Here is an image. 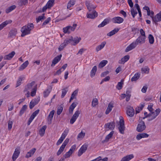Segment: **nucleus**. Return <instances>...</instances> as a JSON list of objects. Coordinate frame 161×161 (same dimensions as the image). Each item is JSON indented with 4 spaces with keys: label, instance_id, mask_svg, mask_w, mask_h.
<instances>
[{
    "label": "nucleus",
    "instance_id": "37998d69",
    "mask_svg": "<svg viewBox=\"0 0 161 161\" xmlns=\"http://www.w3.org/2000/svg\"><path fill=\"white\" fill-rule=\"evenodd\" d=\"M148 38L149 43L151 44H153L154 40V38L153 36L151 34H149Z\"/></svg>",
    "mask_w": 161,
    "mask_h": 161
},
{
    "label": "nucleus",
    "instance_id": "49530a36",
    "mask_svg": "<svg viewBox=\"0 0 161 161\" xmlns=\"http://www.w3.org/2000/svg\"><path fill=\"white\" fill-rule=\"evenodd\" d=\"M123 81L121 80V81L120 82H119L118 83V84L117 86V88L119 90H120L123 87Z\"/></svg>",
    "mask_w": 161,
    "mask_h": 161
},
{
    "label": "nucleus",
    "instance_id": "412c9836",
    "mask_svg": "<svg viewBox=\"0 0 161 161\" xmlns=\"http://www.w3.org/2000/svg\"><path fill=\"white\" fill-rule=\"evenodd\" d=\"M106 42L105 41L102 42L100 44L97 46L96 48V50L97 52L102 50L105 47Z\"/></svg>",
    "mask_w": 161,
    "mask_h": 161
},
{
    "label": "nucleus",
    "instance_id": "4d7b16f0",
    "mask_svg": "<svg viewBox=\"0 0 161 161\" xmlns=\"http://www.w3.org/2000/svg\"><path fill=\"white\" fill-rule=\"evenodd\" d=\"M64 148V147L61 146L57 153V155L58 156L59 155L62 153Z\"/></svg>",
    "mask_w": 161,
    "mask_h": 161
},
{
    "label": "nucleus",
    "instance_id": "9b49d317",
    "mask_svg": "<svg viewBox=\"0 0 161 161\" xmlns=\"http://www.w3.org/2000/svg\"><path fill=\"white\" fill-rule=\"evenodd\" d=\"M136 43L134 42H132L129 46H128L125 49V51L126 52L129 51L134 49L137 46Z\"/></svg>",
    "mask_w": 161,
    "mask_h": 161
},
{
    "label": "nucleus",
    "instance_id": "a211bd4d",
    "mask_svg": "<svg viewBox=\"0 0 161 161\" xmlns=\"http://www.w3.org/2000/svg\"><path fill=\"white\" fill-rule=\"evenodd\" d=\"M20 153V152L17 148H16L14 151L12 156V159L13 161H15L18 157Z\"/></svg>",
    "mask_w": 161,
    "mask_h": 161
},
{
    "label": "nucleus",
    "instance_id": "ea45409f",
    "mask_svg": "<svg viewBox=\"0 0 161 161\" xmlns=\"http://www.w3.org/2000/svg\"><path fill=\"white\" fill-rule=\"evenodd\" d=\"M27 108V106L26 105H25L23 106L19 112V115L20 116L22 115L24 113Z\"/></svg>",
    "mask_w": 161,
    "mask_h": 161
},
{
    "label": "nucleus",
    "instance_id": "603ef678",
    "mask_svg": "<svg viewBox=\"0 0 161 161\" xmlns=\"http://www.w3.org/2000/svg\"><path fill=\"white\" fill-rule=\"evenodd\" d=\"M78 93V91L76 90L73 93H72L71 97L70 99L69 102L73 100L75 98V96Z\"/></svg>",
    "mask_w": 161,
    "mask_h": 161
},
{
    "label": "nucleus",
    "instance_id": "dca6fc26",
    "mask_svg": "<svg viewBox=\"0 0 161 161\" xmlns=\"http://www.w3.org/2000/svg\"><path fill=\"white\" fill-rule=\"evenodd\" d=\"M115 123L114 122L108 123L105 125L106 128H108L110 130H113L115 127Z\"/></svg>",
    "mask_w": 161,
    "mask_h": 161
},
{
    "label": "nucleus",
    "instance_id": "79ce46f5",
    "mask_svg": "<svg viewBox=\"0 0 161 161\" xmlns=\"http://www.w3.org/2000/svg\"><path fill=\"white\" fill-rule=\"evenodd\" d=\"M85 135V133L83 132L82 131L78 135L77 137V138L79 140H81L84 137Z\"/></svg>",
    "mask_w": 161,
    "mask_h": 161
},
{
    "label": "nucleus",
    "instance_id": "09e8293b",
    "mask_svg": "<svg viewBox=\"0 0 161 161\" xmlns=\"http://www.w3.org/2000/svg\"><path fill=\"white\" fill-rule=\"evenodd\" d=\"M130 12L133 18H134L135 15L137 14V11L133 8H131V9Z\"/></svg>",
    "mask_w": 161,
    "mask_h": 161
},
{
    "label": "nucleus",
    "instance_id": "c03bdc74",
    "mask_svg": "<svg viewBox=\"0 0 161 161\" xmlns=\"http://www.w3.org/2000/svg\"><path fill=\"white\" fill-rule=\"evenodd\" d=\"M64 43H65L67 45L69 44H71L72 45V40L71 38V37H70V38H66L64 41Z\"/></svg>",
    "mask_w": 161,
    "mask_h": 161
},
{
    "label": "nucleus",
    "instance_id": "bb28decb",
    "mask_svg": "<svg viewBox=\"0 0 161 161\" xmlns=\"http://www.w3.org/2000/svg\"><path fill=\"white\" fill-rule=\"evenodd\" d=\"M71 37L72 40V45H75L76 44L78 43L81 40L80 37L79 38L78 37H76L73 38L72 36Z\"/></svg>",
    "mask_w": 161,
    "mask_h": 161
},
{
    "label": "nucleus",
    "instance_id": "4468645a",
    "mask_svg": "<svg viewBox=\"0 0 161 161\" xmlns=\"http://www.w3.org/2000/svg\"><path fill=\"white\" fill-rule=\"evenodd\" d=\"M40 101V98H37L32 100L30 103L29 107L31 109H32L34 106L37 104Z\"/></svg>",
    "mask_w": 161,
    "mask_h": 161
},
{
    "label": "nucleus",
    "instance_id": "0eeeda50",
    "mask_svg": "<svg viewBox=\"0 0 161 161\" xmlns=\"http://www.w3.org/2000/svg\"><path fill=\"white\" fill-rule=\"evenodd\" d=\"M80 113V112L78 110L75 111L70 120V124H73L75 121Z\"/></svg>",
    "mask_w": 161,
    "mask_h": 161
},
{
    "label": "nucleus",
    "instance_id": "2eb2a0df",
    "mask_svg": "<svg viewBox=\"0 0 161 161\" xmlns=\"http://www.w3.org/2000/svg\"><path fill=\"white\" fill-rule=\"evenodd\" d=\"M97 13L95 10H93L92 13L87 14V17L88 18L94 19L97 17Z\"/></svg>",
    "mask_w": 161,
    "mask_h": 161
},
{
    "label": "nucleus",
    "instance_id": "7ed1b4c3",
    "mask_svg": "<svg viewBox=\"0 0 161 161\" xmlns=\"http://www.w3.org/2000/svg\"><path fill=\"white\" fill-rule=\"evenodd\" d=\"M120 120L118 123V129L120 133L122 134L124 133V130H125L124 121L123 118L122 117H120Z\"/></svg>",
    "mask_w": 161,
    "mask_h": 161
},
{
    "label": "nucleus",
    "instance_id": "0e129e2a",
    "mask_svg": "<svg viewBox=\"0 0 161 161\" xmlns=\"http://www.w3.org/2000/svg\"><path fill=\"white\" fill-rule=\"evenodd\" d=\"M11 22L12 21L11 20H6L4 21V22H3L1 24L3 25V27H4L8 24L11 23Z\"/></svg>",
    "mask_w": 161,
    "mask_h": 161
},
{
    "label": "nucleus",
    "instance_id": "680f3d73",
    "mask_svg": "<svg viewBox=\"0 0 161 161\" xmlns=\"http://www.w3.org/2000/svg\"><path fill=\"white\" fill-rule=\"evenodd\" d=\"M63 110V108L62 107H59L57 111V114L58 115H60L62 112Z\"/></svg>",
    "mask_w": 161,
    "mask_h": 161
},
{
    "label": "nucleus",
    "instance_id": "58836bf2",
    "mask_svg": "<svg viewBox=\"0 0 161 161\" xmlns=\"http://www.w3.org/2000/svg\"><path fill=\"white\" fill-rule=\"evenodd\" d=\"M75 1L74 0H70L68 3L67 5V8L69 9L72 7L75 4Z\"/></svg>",
    "mask_w": 161,
    "mask_h": 161
},
{
    "label": "nucleus",
    "instance_id": "1a4fd4ad",
    "mask_svg": "<svg viewBox=\"0 0 161 161\" xmlns=\"http://www.w3.org/2000/svg\"><path fill=\"white\" fill-rule=\"evenodd\" d=\"M54 0H49L46 5L43 7L42 11H45L47 8H49L52 6Z\"/></svg>",
    "mask_w": 161,
    "mask_h": 161
},
{
    "label": "nucleus",
    "instance_id": "774afa93",
    "mask_svg": "<svg viewBox=\"0 0 161 161\" xmlns=\"http://www.w3.org/2000/svg\"><path fill=\"white\" fill-rule=\"evenodd\" d=\"M109 73V71L108 70L102 73L101 75V77H103L107 75Z\"/></svg>",
    "mask_w": 161,
    "mask_h": 161
},
{
    "label": "nucleus",
    "instance_id": "bf43d9fd",
    "mask_svg": "<svg viewBox=\"0 0 161 161\" xmlns=\"http://www.w3.org/2000/svg\"><path fill=\"white\" fill-rule=\"evenodd\" d=\"M66 89H63L62 90V93L61 95V97L63 98L65 95L66 94L67 91L68 90Z\"/></svg>",
    "mask_w": 161,
    "mask_h": 161
},
{
    "label": "nucleus",
    "instance_id": "b1692460",
    "mask_svg": "<svg viewBox=\"0 0 161 161\" xmlns=\"http://www.w3.org/2000/svg\"><path fill=\"white\" fill-rule=\"evenodd\" d=\"M114 107V103L112 102H110L108 104V107L105 111V114H108L112 110V109Z\"/></svg>",
    "mask_w": 161,
    "mask_h": 161
},
{
    "label": "nucleus",
    "instance_id": "e433bc0d",
    "mask_svg": "<svg viewBox=\"0 0 161 161\" xmlns=\"http://www.w3.org/2000/svg\"><path fill=\"white\" fill-rule=\"evenodd\" d=\"M97 67L96 66H94L92 68L90 76L91 77H93L95 75V73L97 71Z\"/></svg>",
    "mask_w": 161,
    "mask_h": 161
},
{
    "label": "nucleus",
    "instance_id": "052dcab7",
    "mask_svg": "<svg viewBox=\"0 0 161 161\" xmlns=\"http://www.w3.org/2000/svg\"><path fill=\"white\" fill-rule=\"evenodd\" d=\"M77 26V25L76 24H74L73 25V26H69V30H70L71 32V31H74L75 30L76 27Z\"/></svg>",
    "mask_w": 161,
    "mask_h": 161
},
{
    "label": "nucleus",
    "instance_id": "393cba45",
    "mask_svg": "<svg viewBox=\"0 0 161 161\" xmlns=\"http://www.w3.org/2000/svg\"><path fill=\"white\" fill-rule=\"evenodd\" d=\"M134 157L133 154L127 155L123 157L120 161H129Z\"/></svg>",
    "mask_w": 161,
    "mask_h": 161
},
{
    "label": "nucleus",
    "instance_id": "aec40b11",
    "mask_svg": "<svg viewBox=\"0 0 161 161\" xmlns=\"http://www.w3.org/2000/svg\"><path fill=\"white\" fill-rule=\"evenodd\" d=\"M148 136L149 135L146 133H139L137 135L136 138L139 140L142 138L148 137Z\"/></svg>",
    "mask_w": 161,
    "mask_h": 161
},
{
    "label": "nucleus",
    "instance_id": "c9c22d12",
    "mask_svg": "<svg viewBox=\"0 0 161 161\" xmlns=\"http://www.w3.org/2000/svg\"><path fill=\"white\" fill-rule=\"evenodd\" d=\"M52 89V87L50 86L47 90L44 91L43 92L44 97H47L50 92Z\"/></svg>",
    "mask_w": 161,
    "mask_h": 161
},
{
    "label": "nucleus",
    "instance_id": "2f4dec72",
    "mask_svg": "<svg viewBox=\"0 0 161 161\" xmlns=\"http://www.w3.org/2000/svg\"><path fill=\"white\" fill-rule=\"evenodd\" d=\"M29 62L28 60L25 61L22 64L19 68V70L21 71L25 69L28 65Z\"/></svg>",
    "mask_w": 161,
    "mask_h": 161
},
{
    "label": "nucleus",
    "instance_id": "f3484780",
    "mask_svg": "<svg viewBox=\"0 0 161 161\" xmlns=\"http://www.w3.org/2000/svg\"><path fill=\"white\" fill-rule=\"evenodd\" d=\"M62 55H60L55 57L53 60L52 64L51 65L52 67H53L61 59Z\"/></svg>",
    "mask_w": 161,
    "mask_h": 161
},
{
    "label": "nucleus",
    "instance_id": "13d9d810",
    "mask_svg": "<svg viewBox=\"0 0 161 161\" xmlns=\"http://www.w3.org/2000/svg\"><path fill=\"white\" fill-rule=\"evenodd\" d=\"M44 14H43L42 16H39L38 18L36 19V22L37 23L39 22L40 21L44 19Z\"/></svg>",
    "mask_w": 161,
    "mask_h": 161
},
{
    "label": "nucleus",
    "instance_id": "864d4df0",
    "mask_svg": "<svg viewBox=\"0 0 161 161\" xmlns=\"http://www.w3.org/2000/svg\"><path fill=\"white\" fill-rule=\"evenodd\" d=\"M73 152H71V151H70V150L69 151L67 152L64 156V158H68L72 154Z\"/></svg>",
    "mask_w": 161,
    "mask_h": 161
},
{
    "label": "nucleus",
    "instance_id": "6ab92c4d",
    "mask_svg": "<svg viewBox=\"0 0 161 161\" xmlns=\"http://www.w3.org/2000/svg\"><path fill=\"white\" fill-rule=\"evenodd\" d=\"M15 54V52L14 51H12L8 54L5 55L3 58L4 60H10L13 57Z\"/></svg>",
    "mask_w": 161,
    "mask_h": 161
},
{
    "label": "nucleus",
    "instance_id": "5701e85b",
    "mask_svg": "<svg viewBox=\"0 0 161 161\" xmlns=\"http://www.w3.org/2000/svg\"><path fill=\"white\" fill-rule=\"evenodd\" d=\"M110 21V18H106L98 26V27L99 28L103 27L108 24L109 23Z\"/></svg>",
    "mask_w": 161,
    "mask_h": 161
},
{
    "label": "nucleus",
    "instance_id": "ddd939ff",
    "mask_svg": "<svg viewBox=\"0 0 161 161\" xmlns=\"http://www.w3.org/2000/svg\"><path fill=\"white\" fill-rule=\"evenodd\" d=\"M112 21L114 23L120 24L123 22L124 19L120 17H115L112 19Z\"/></svg>",
    "mask_w": 161,
    "mask_h": 161
},
{
    "label": "nucleus",
    "instance_id": "f704fd0d",
    "mask_svg": "<svg viewBox=\"0 0 161 161\" xmlns=\"http://www.w3.org/2000/svg\"><path fill=\"white\" fill-rule=\"evenodd\" d=\"M119 31V29L115 28L114 30L110 31L107 34V36H111L116 33Z\"/></svg>",
    "mask_w": 161,
    "mask_h": 161
},
{
    "label": "nucleus",
    "instance_id": "20e7f679",
    "mask_svg": "<svg viewBox=\"0 0 161 161\" xmlns=\"http://www.w3.org/2000/svg\"><path fill=\"white\" fill-rule=\"evenodd\" d=\"M160 109L159 108L157 109L155 112H152L150 114H148L146 117H150L148 119V121H151L155 119L156 117L159 114L160 112Z\"/></svg>",
    "mask_w": 161,
    "mask_h": 161
},
{
    "label": "nucleus",
    "instance_id": "5fc2aeb1",
    "mask_svg": "<svg viewBox=\"0 0 161 161\" xmlns=\"http://www.w3.org/2000/svg\"><path fill=\"white\" fill-rule=\"evenodd\" d=\"M39 109H37V110H36L33 113V114H31V116L30 117L32 118L33 119H34L35 117L39 113Z\"/></svg>",
    "mask_w": 161,
    "mask_h": 161
},
{
    "label": "nucleus",
    "instance_id": "4be33fe9",
    "mask_svg": "<svg viewBox=\"0 0 161 161\" xmlns=\"http://www.w3.org/2000/svg\"><path fill=\"white\" fill-rule=\"evenodd\" d=\"M54 111L53 110L50 112L48 116L47 119L48 123L50 125L51 124L52 121L53 119V117L54 114Z\"/></svg>",
    "mask_w": 161,
    "mask_h": 161
},
{
    "label": "nucleus",
    "instance_id": "423d86ee",
    "mask_svg": "<svg viewBox=\"0 0 161 161\" xmlns=\"http://www.w3.org/2000/svg\"><path fill=\"white\" fill-rule=\"evenodd\" d=\"M126 113L130 117H132L134 114V110L133 108L130 106H128L127 107Z\"/></svg>",
    "mask_w": 161,
    "mask_h": 161
},
{
    "label": "nucleus",
    "instance_id": "6e6552de",
    "mask_svg": "<svg viewBox=\"0 0 161 161\" xmlns=\"http://www.w3.org/2000/svg\"><path fill=\"white\" fill-rule=\"evenodd\" d=\"M146 37L144 36H140L135 42L136 44H141L145 42Z\"/></svg>",
    "mask_w": 161,
    "mask_h": 161
},
{
    "label": "nucleus",
    "instance_id": "a19ab883",
    "mask_svg": "<svg viewBox=\"0 0 161 161\" xmlns=\"http://www.w3.org/2000/svg\"><path fill=\"white\" fill-rule=\"evenodd\" d=\"M16 8V6L14 5H12L10 7H9L8 8H7L6 10V12L7 13H8L13 10L14 9H15V8Z\"/></svg>",
    "mask_w": 161,
    "mask_h": 161
},
{
    "label": "nucleus",
    "instance_id": "69168bd1",
    "mask_svg": "<svg viewBox=\"0 0 161 161\" xmlns=\"http://www.w3.org/2000/svg\"><path fill=\"white\" fill-rule=\"evenodd\" d=\"M13 125V122L12 121H9L8 122V130H10L12 127Z\"/></svg>",
    "mask_w": 161,
    "mask_h": 161
},
{
    "label": "nucleus",
    "instance_id": "a18cd8bd",
    "mask_svg": "<svg viewBox=\"0 0 161 161\" xmlns=\"http://www.w3.org/2000/svg\"><path fill=\"white\" fill-rule=\"evenodd\" d=\"M63 30V32L65 33L69 34L71 32V31L69 30V26L64 28Z\"/></svg>",
    "mask_w": 161,
    "mask_h": 161
},
{
    "label": "nucleus",
    "instance_id": "c756f323",
    "mask_svg": "<svg viewBox=\"0 0 161 161\" xmlns=\"http://www.w3.org/2000/svg\"><path fill=\"white\" fill-rule=\"evenodd\" d=\"M78 104L77 102H74L72 103L70 106L69 108V112L70 114H72L75 108L76 107Z\"/></svg>",
    "mask_w": 161,
    "mask_h": 161
},
{
    "label": "nucleus",
    "instance_id": "7c9ffc66",
    "mask_svg": "<svg viewBox=\"0 0 161 161\" xmlns=\"http://www.w3.org/2000/svg\"><path fill=\"white\" fill-rule=\"evenodd\" d=\"M114 131H112L109 134L107 135L106 136L105 140L103 141V143L108 142L109 141V140L111 138L113 134L114 133Z\"/></svg>",
    "mask_w": 161,
    "mask_h": 161
},
{
    "label": "nucleus",
    "instance_id": "473e14b6",
    "mask_svg": "<svg viewBox=\"0 0 161 161\" xmlns=\"http://www.w3.org/2000/svg\"><path fill=\"white\" fill-rule=\"evenodd\" d=\"M47 127L46 125H44L40 130L39 131V134L41 136H43L44 135Z\"/></svg>",
    "mask_w": 161,
    "mask_h": 161
},
{
    "label": "nucleus",
    "instance_id": "f03ea898",
    "mask_svg": "<svg viewBox=\"0 0 161 161\" xmlns=\"http://www.w3.org/2000/svg\"><path fill=\"white\" fill-rule=\"evenodd\" d=\"M34 28L33 23H29L23 26L21 29V31L22 32L21 36L24 37L25 36L30 34L31 31Z\"/></svg>",
    "mask_w": 161,
    "mask_h": 161
},
{
    "label": "nucleus",
    "instance_id": "72a5a7b5",
    "mask_svg": "<svg viewBox=\"0 0 161 161\" xmlns=\"http://www.w3.org/2000/svg\"><path fill=\"white\" fill-rule=\"evenodd\" d=\"M17 33V30L16 29H12L10 31L9 34V37H13L16 35Z\"/></svg>",
    "mask_w": 161,
    "mask_h": 161
},
{
    "label": "nucleus",
    "instance_id": "4c0bfd02",
    "mask_svg": "<svg viewBox=\"0 0 161 161\" xmlns=\"http://www.w3.org/2000/svg\"><path fill=\"white\" fill-rule=\"evenodd\" d=\"M108 63V61L106 60H103L99 64L98 67L100 68L104 67Z\"/></svg>",
    "mask_w": 161,
    "mask_h": 161
},
{
    "label": "nucleus",
    "instance_id": "a878e982",
    "mask_svg": "<svg viewBox=\"0 0 161 161\" xmlns=\"http://www.w3.org/2000/svg\"><path fill=\"white\" fill-rule=\"evenodd\" d=\"M86 4L89 11L92 10V9L94 10V9L96 7L95 6H94L93 5L90 4L89 2L88 1L86 2Z\"/></svg>",
    "mask_w": 161,
    "mask_h": 161
},
{
    "label": "nucleus",
    "instance_id": "3c124183",
    "mask_svg": "<svg viewBox=\"0 0 161 161\" xmlns=\"http://www.w3.org/2000/svg\"><path fill=\"white\" fill-rule=\"evenodd\" d=\"M68 132V130H65L64 131V132L62 133V136L60 137L64 140L65 139L66 136L67 135Z\"/></svg>",
    "mask_w": 161,
    "mask_h": 161
},
{
    "label": "nucleus",
    "instance_id": "39448f33",
    "mask_svg": "<svg viewBox=\"0 0 161 161\" xmlns=\"http://www.w3.org/2000/svg\"><path fill=\"white\" fill-rule=\"evenodd\" d=\"M146 128L145 123L143 121H141L138 125L136 130L138 132H140L144 130Z\"/></svg>",
    "mask_w": 161,
    "mask_h": 161
},
{
    "label": "nucleus",
    "instance_id": "de8ad7c7",
    "mask_svg": "<svg viewBox=\"0 0 161 161\" xmlns=\"http://www.w3.org/2000/svg\"><path fill=\"white\" fill-rule=\"evenodd\" d=\"M140 75L138 74H135L131 78V80L132 81H135L137 80L139 78Z\"/></svg>",
    "mask_w": 161,
    "mask_h": 161
},
{
    "label": "nucleus",
    "instance_id": "f8f14e48",
    "mask_svg": "<svg viewBox=\"0 0 161 161\" xmlns=\"http://www.w3.org/2000/svg\"><path fill=\"white\" fill-rule=\"evenodd\" d=\"M87 148V145H83L82 146L79 151L78 155L80 156L86 150Z\"/></svg>",
    "mask_w": 161,
    "mask_h": 161
},
{
    "label": "nucleus",
    "instance_id": "338daca9",
    "mask_svg": "<svg viewBox=\"0 0 161 161\" xmlns=\"http://www.w3.org/2000/svg\"><path fill=\"white\" fill-rule=\"evenodd\" d=\"M69 142V139H66L63 143L62 146L65 148V147L68 143Z\"/></svg>",
    "mask_w": 161,
    "mask_h": 161
},
{
    "label": "nucleus",
    "instance_id": "6e6d98bb",
    "mask_svg": "<svg viewBox=\"0 0 161 161\" xmlns=\"http://www.w3.org/2000/svg\"><path fill=\"white\" fill-rule=\"evenodd\" d=\"M98 100L97 98H94L92 102V105L93 107H95L98 104Z\"/></svg>",
    "mask_w": 161,
    "mask_h": 161
},
{
    "label": "nucleus",
    "instance_id": "8fccbe9b",
    "mask_svg": "<svg viewBox=\"0 0 161 161\" xmlns=\"http://www.w3.org/2000/svg\"><path fill=\"white\" fill-rule=\"evenodd\" d=\"M22 80L23 78L21 77H19L18 80H17L16 87H17L19 86L21 84Z\"/></svg>",
    "mask_w": 161,
    "mask_h": 161
},
{
    "label": "nucleus",
    "instance_id": "c85d7f7f",
    "mask_svg": "<svg viewBox=\"0 0 161 161\" xmlns=\"http://www.w3.org/2000/svg\"><path fill=\"white\" fill-rule=\"evenodd\" d=\"M36 151V149L34 148L31 150L29 152H28L26 154L25 157L26 158H29L32 156L35 153Z\"/></svg>",
    "mask_w": 161,
    "mask_h": 161
},
{
    "label": "nucleus",
    "instance_id": "e2e57ef3",
    "mask_svg": "<svg viewBox=\"0 0 161 161\" xmlns=\"http://www.w3.org/2000/svg\"><path fill=\"white\" fill-rule=\"evenodd\" d=\"M149 69L148 68L147 66H145L142 69V71L144 72V73H146L147 71V73L148 72Z\"/></svg>",
    "mask_w": 161,
    "mask_h": 161
},
{
    "label": "nucleus",
    "instance_id": "cd10ccee",
    "mask_svg": "<svg viewBox=\"0 0 161 161\" xmlns=\"http://www.w3.org/2000/svg\"><path fill=\"white\" fill-rule=\"evenodd\" d=\"M129 58L130 56L129 55H125L122 58L121 60H119L118 62L120 64H124L129 59Z\"/></svg>",
    "mask_w": 161,
    "mask_h": 161
},
{
    "label": "nucleus",
    "instance_id": "9d476101",
    "mask_svg": "<svg viewBox=\"0 0 161 161\" xmlns=\"http://www.w3.org/2000/svg\"><path fill=\"white\" fill-rule=\"evenodd\" d=\"M153 21L155 24L161 21V11L157 14L154 17H152Z\"/></svg>",
    "mask_w": 161,
    "mask_h": 161
},
{
    "label": "nucleus",
    "instance_id": "f257e3e1",
    "mask_svg": "<svg viewBox=\"0 0 161 161\" xmlns=\"http://www.w3.org/2000/svg\"><path fill=\"white\" fill-rule=\"evenodd\" d=\"M37 89V85L35 84V82L34 81L31 83H28L25 86L24 92H26V91H31V95L32 97L34 96L36 94Z\"/></svg>",
    "mask_w": 161,
    "mask_h": 161
}]
</instances>
